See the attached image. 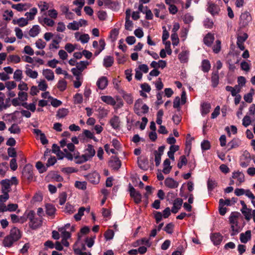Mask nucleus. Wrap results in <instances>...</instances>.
<instances>
[{"label":"nucleus","instance_id":"f257e3e1","mask_svg":"<svg viewBox=\"0 0 255 255\" xmlns=\"http://www.w3.org/2000/svg\"><path fill=\"white\" fill-rule=\"evenodd\" d=\"M240 214L238 212L232 213L229 218L230 228L229 230L231 236L238 234L242 230V227L239 223Z\"/></svg>","mask_w":255,"mask_h":255},{"label":"nucleus","instance_id":"f03ea898","mask_svg":"<svg viewBox=\"0 0 255 255\" xmlns=\"http://www.w3.org/2000/svg\"><path fill=\"white\" fill-rule=\"evenodd\" d=\"M149 108L145 104H143L142 100L138 99L135 103L134 106V112L138 116L147 113L148 112Z\"/></svg>","mask_w":255,"mask_h":255},{"label":"nucleus","instance_id":"7ed1b4c3","mask_svg":"<svg viewBox=\"0 0 255 255\" xmlns=\"http://www.w3.org/2000/svg\"><path fill=\"white\" fill-rule=\"evenodd\" d=\"M22 177L28 181H31L33 179V167L30 164L25 165L22 171Z\"/></svg>","mask_w":255,"mask_h":255},{"label":"nucleus","instance_id":"20e7f679","mask_svg":"<svg viewBox=\"0 0 255 255\" xmlns=\"http://www.w3.org/2000/svg\"><path fill=\"white\" fill-rule=\"evenodd\" d=\"M251 155L249 152L245 151L240 157V165L244 168L247 167L251 161Z\"/></svg>","mask_w":255,"mask_h":255},{"label":"nucleus","instance_id":"39448f33","mask_svg":"<svg viewBox=\"0 0 255 255\" xmlns=\"http://www.w3.org/2000/svg\"><path fill=\"white\" fill-rule=\"evenodd\" d=\"M87 180L92 184H98L100 180V175L96 171H93L86 175Z\"/></svg>","mask_w":255,"mask_h":255},{"label":"nucleus","instance_id":"423d86ee","mask_svg":"<svg viewBox=\"0 0 255 255\" xmlns=\"http://www.w3.org/2000/svg\"><path fill=\"white\" fill-rule=\"evenodd\" d=\"M129 192L130 196L133 198L134 202L138 204L140 203L141 201V195L140 193L136 191L135 189L131 186L130 185H129Z\"/></svg>","mask_w":255,"mask_h":255},{"label":"nucleus","instance_id":"0eeeda50","mask_svg":"<svg viewBox=\"0 0 255 255\" xmlns=\"http://www.w3.org/2000/svg\"><path fill=\"white\" fill-rule=\"evenodd\" d=\"M84 153L83 154L88 160H90L96 153L94 147L91 144H88L86 148L85 149Z\"/></svg>","mask_w":255,"mask_h":255},{"label":"nucleus","instance_id":"6e6552de","mask_svg":"<svg viewBox=\"0 0 255 255\" xmlns=\"http://www.w3.org/2000/svg\"><path fill=\"white\" fill-rule=\"evenodd\" d=\"M232 178L237 180L236 182L237 186H240L241 183L245 181V175L244 173L239 171L233 173Z\"/></svg>","mask_w":255,"mask_h":255},{"label":"nucleus","instance_id":"1a4fd4ad","mask_svg":"<svg viewBox=\"0 0 255 255\" xmlns=\"http://www.w3.org/2000/svg\"><path fill=\"white\" fill-rule=\"evenodd\" d=\"M42 224V220L41 218L36 217L31 222H29L28 226L32 230H36L40 228Z\"/></svg>","mask_w":255,"mask_h":255},{"label":"nucleus","instance_id":"9d476101","mask_svg":"<svg viewBox=\"0 0 255 255\" xmlns=\"http://www.w3.org/2000/svg\"><path fill=\"white\" fill-rule=\"evenodd\" d=\"M210 239L215 246L220 245L222 241L223 236L219 233H215L211 234Z\"/></svg>","mask_w":255,"mask_h":255},{"label":"nucleus","instance_id":"9b49d317","mask_svg":"<svg viewBox=\"0 0 255 255\" xmlns=\"http://www.w3.org/2000/svg\"><path fill=\"white\" fill-rule=\"evenodd\" d=\"M165 186L169 188L174 189L178 186V182L172 178H167L164 181Z\"/></svg>","mask_w":255,"mask_h":255},{"label":"nucleus","instance_id":"f8f14e48","mask_svg":"<svg viewBox=\"0 0 255 255\" xmlns=\"http://www.w3.org/2000/svg\"><path fill=\"white\" fill-rule=\"evenodd\" d=\"M9 235H10L15 242L18 241L21 237L20 230L16 227H13L11 229Z\"/></svg>","mask_w":255,"mask_h":255},{"label":"nucleus","instance_id":"ddd939ff","mask_svg":"<svg viewBox=\"0 0 255 255\" xmlns=\"http://www.w3.org/2000/svg\"><path fill=\"white\" fill-rule=\"evenodd\" d=\"M183 203V200L181 198H176L173 202V207L171 209V212L173 213H176L181 208Z\"/></svg>","mask_w":255,"mask_h":255},{"label":"nucleus","instance_id":"4468645a","mask_svg":"<svg viewBox=\"0 0 255 255\" xmlns=\"http://www.w3.org/2000/svg\"><path fill=\"white\" fill-rule=\"evenodd\" d=\"M108 81L106 77L103 76L100 78L97 81L96 85L101 90H104L107 86Z\"/></svg>","mask_w":255,"mask_h":255},{"label":"nucleus","instance_id":"2eb2a0df","mask_svg":"<svg viewBox=\"0 0 255 255\" xmlns=\"http://www.w3.org/2000/svg\"><path fill=\"white\" fill-rule=\"evenodd\" d=\"M73 155L74 156L75 162L77 164H81L88 161V159L84 154L80 155V154L78 151L74 152Z\"/></svg>","mask_w":255,"mask_h":255},{"label":"nucleus","instance_id":"dca6fc26","mask_svg":"<svg viewBox=\"0 0 255 255\" xmlns=\"http://www.w3.org/2000/svg\"><path fill=\"white\" fill-rule=\"evenodd\" d=\"M39 23L43 26H48L50 27L53 26L55 22L53 20L48 17L39 18Z\"/></svg>","mask_w":255,"mask_h":255},{"label":"nucleus","instance_id":"f3484780","mask_svg":"<svg viewBox=\"0 0 255 255\" xmlns=\"http://www.w3.org/2000/svg\"><path fill=\"white\" fill-rule=\"evenodd\" d=\"M42 75L48 81H53L54 79V72L50 69H43L42 70Z\"/></svg>","mask_w":255,"mask_h":255},{"label":"nucleus","instance_id":"a211bd4d","mask_svg":"<svg viewBox=\"0 0 255 255\" xmlns=\"http://www.w3.org/2000/svg\"><path fill=\"white\" fill-rule=\"evenodd\" d=\"M251 20V16L248 12L242 13L240 16L241 22L243 25H247Z\"/></svg>","mask_w":255,"mask_h":255},{"label":"nucleus","instance_id":"6ab92c4d","mask_svg":"<svg viewBox=\"0 0 255 255\" xmlns=\"http://www.w3.org/2000/svg\"><path fill=\"white\" fill-rule=\"evenodd\" d=\"M25 73L27 76L32 79H36L38 77L37 72L29 68V65L28 64L25 66Z\"/></svg>","mask_w":255,"mask_h":255},{"label":"nucleus","instance_id":"aec40b11","mask_svg":"<svg viewBox=\"0 0 255 255\" xmlns=\"http://www.w3.org/2000/svg\"><path fill=\"white\" fill-rule=\"evenodd\" d=\"M251 239V232L250 230L247 231L245 233L240 234V241L242 243L246 244Z\"/></svg>","mask_w":255,"mask_h":255},{"label":"nucleus","instance_id":"412c9836","mask_svg":"<svg viewBox=\"0 0 255 255\" xmlns=\"http://www.w3.org/2000/svg\"><path fill=\"white\" fill-rule=\"evenodd\" d=\"M110 124L114 129H117L120 127V120L119 117L114 116L110 121Z\"/></svg>","mask_w":255,"mask_h":255},{"label":"nucleus","instance_id":"4be33fe9","mask_svg":"<svg viewBox=\"0 0 255 255\" xmlns=\"http://www.w3.org/2000/svg\"><path fill=\"white\" fill-rule=\"evenodd\" d=\"M110 165L115 170L119 169L121 166L120 160L117 157H113L110 161Z\"/></svg>","mask_w":255,"mask_h":255},{"label":"nucleus","instance_id":"5701e85b","mask_svg":"<svg viewBox=\"0 0 255 255\" xmlns=\"http://www.w3.org/2000/svg\"><path fill=\"white\" fill-rule=\"evenodd\" d=\"M114 61V58L111 56H106L103 60V65L106 68L111 67Z\"/></svg>","mask_w":255,"mask_h":255},{"label":"nucleus","instance_id":"b1692460","mask_svg":"<svg viewBox=\"0 0 255 255\" xmlns=\"http://www.w3.org/2000/svg\"><path fill=\"white\" fill-rule=\"evenodd\" d=\"M101 99L103 102L112 106L115 105L116 103L115 100L110 96H102L101 97Z\"/></svg>","mask_w":255,"mask_h":255},{"label":"nucleus","instance_id":"393cba45","mask_svg":"<svg viewBox=\"0 0 255 255\" xmlns=\"http://www.w3.org/2000/svg\"><path fill=\"white\" fill-rule=\"evenodd\" d=\"M14 24H18L20 27H23L28 24V19L26 18L21 17L18 19H14L12 20Z\"/></svg>","mask_w":255,"mask_h":255},{"label":"nucleus","instance_id":"a878e982","mask_svg":"<svg viewBox=\"0 0 255 255\" xmlns=\"http://www.w3.org/2000/svg\"><path fill=\"white\" fill-rule=\"evenodd\" d=\"M15 242L10 235L6 236L3 241V245L5 247H11L13 244Z\"/></svg>","mask_w":255,"mask_h":255},{"label":"nucleus","instance_id":"bb28decb","mask_svg":"<svg viewBox=\"0 0 255 255\" xmlns=\"http://www.w3.org/2000/svg\"><path fill=\"white\" fill-rule=\"evenodd\" d=\"M172 167L170 166V161L169 159H166L163 162V169L162 172L167 174L169 173L171 170Z\"/></svg>","mask_w":255,"mask_h":255},{"label":"nucleus","instance_id":"cd10ccee","mask_svg":"<svg viewBox=\"0 0 255 255\" xmlns=\"http://www.w3.org/2000/svg\"><path fill=\"white\" fill-rule=\"evenodd\" d=\"M0 184L2 185V192H8L10 188V180L9 179H4L1 181Z\"/></svg>","mask_w":255,"mask_h":255},{"label":"nucleus","instance_id":"c85d7f7f","mask_svg":"<svg viewBox=\"0 0 255 255\" xmlns=\"http://www.w3.org/2000/svg\"><path fill=\"white\" fill-rule=\"evenodd\" d=\"M214 40V35L209 33H208L204 38V44L208 46H210L213 43Z\"/></svg>","mask_w":255,"mask_h":255},{"label":"nucleus","instance_id":"c756f323","mask_svg":"<svg viewBox=\"0 0 255 255\" xmlns=\"http://www.w3.org/2000/svg\"><path fill=\"white\" fill-rule=\"evenodd\" d=\"M208 9L210 13L212 15H214L218 13L219 8L218 5L213 3H209Z\"/></svg>","mask_w":255,"mask_h":255},{"label":"nucleus","instance_id":"7c9ffc66","mask_svg":"<svg viewBox=\"0 0 255 255\" xmlns=\"http://www.w3.org/2000/svg\"><path fill=\"white\" fill-rule=\"evenodd\" d=\"M189 52L187 50L183 51L178 55V58L182 63H186L188 61Z\"/></svg>","mask_w":255,"mask_h":255},{"label":"nucleus","instance_id":"2f4dec72","mask_svg":"<svg viewBox=\"0 0 255 255\" xmlns=\"http://www.w3.org/2000/svg\"><path fill=\"white\" fill-rule=\"evenodd\" d=\"M40 28L38 25H35L29 30V34L31 37L36 36L40 32Z\"/></svg>","mask_w":255,"mask_h":255},{"label":"nucleus","instance_id":"473e14b6","mask_svg":"<svg viewBox=\"0 0 255 255\" xmlns=\"http://www.w3.org/2000/svg\"><path fill=\"white\" fill-rule=\"evenodd\" d=\"M37 12V9L35 7H33L30 9L29 12L25 13V15L26 19L28 20H32L34 18V16Z\"/></svg>","mask_w":255,"mask_h":255},{"label":"nucleus","instance_id":"72a5a7b5","mask_svg":"<svg viewBox=\"0 0 255 255\" xmlns=\"http://www.w3.org/2000/svg\"><path fill=\"white\" fill-rule=\"evenodd\" d=\"M211 68V64L209 60L205 59L202 62L201 69L204 72H208Z\"/></svg>","mask_w":255,"mask_h":255},{"label":"nucleus","instance_id":"f704fd0d","mask_svg":"<svg viewBox=\"0 0 255 255\" xmlns=\"http://www.w3.org/2000/svg\"><path fill=\"white\" fill-rule=\"evenodd\" d=\"M11 220L12 223H23L26 221L25 218L24 217H19L18 216L15 214H11L10 215Z\"/></svg>","mask_w":255,"mask_h":255},{"label":"nucleus","instance_id":"c9c22d12","mask_svg":"<svg viewBox=\"0 0 255 255\" xmlns=\"http://www.w3.org/2000/svg\"><path fill=\"white\" fill-rule=\"evenodd\" d=\"M58 231L61 233L62 239H68L70 238L71 234L69 232L66 231L65 227L59 228Z\"/></svg>","mask_w":255,"mask_h":255},{"label":"nucleus","instance_id":"e433bc0d","mask_svg":"<svg viewBox=\"0 0 255 255\" xmlns=\"http://www.w3.org/2000/svg\"><path fill=\"white\" fill-rule=\"evenodd\" d=\"M23 217L28 219L29 222H31L36 218L35 212L33 210L26 211L25 212Z\"/></svg>","mask_w":255,"mask_h":255},{"label":"nucleus","instance_id":"4c0bfd02","mask_svg":"<svg viewBox=\"0 0 255 255\" xmlns=\"http://www.w3.org/2000/svg\"><path fill=\"white\" fill-rule=\"evenodd\" d=\"M57 87L60 91H64L67 88V82L64 79L59 80Z\"/></svg>","mask_w":255,"mask_h":255},{"label":"nucleus","instance_id":"58836bf2","mask_svg":"<svg viewBox=\"0 0 255 255\" xmlns=\"http://www.w3.org/2000/svg\"><path fill=\"white\" fill-rule=\"evenodd\" d=\"M89 62L88 61H81L80 62L77 63L76 68L82 72L83 70L87 68Z\"/></svg>","mask_w":255,"mask_h":255},{"label":"nucleus","instance_id":"ea45409f","mask_svg":"<svg viewBox=\"0 0 255 255\" xmlns=\"http://www.w3.org/2000/svg\"><path fill=\"white\" fill-rule=\"evenodd\" d=\"M211 105L208 103H203L201 105V113L202 115H206L207 114L210 110Z\"/></svg>","mask_w":255,"mask_h":255},{"label":"nucleus","instance_id":"a19ab883","mask_svg":"<svg viewBox=\"0 0 255 255\" xmlns=\"http://www.w3.org/2000/svg\"><path fill=\"white\" fill-rule=\"evenodd\" d=\"M46 213L48 216H52L55 212V208L51 204H47L45 206Z\"/></svg>","mask_w":255,"mask_h":255},{"label":"nucleus","instance_id":"79ce46f5","mask_svg":"<svg viewBox=\"0 0 255 255\" xmlns=\"http://www.w3.org/2000/svg\"><path fill=\"white\" fill-rule=\"evenodd\" d=\"M223 202L224 199H220L219 200V211L220 214L222 216L224 215L227 212V208L224 207L225 205H223Z\"/></svg>","mask_w":255,"mask_h":255},{"label":"nucleus","instance_id":"37998d69","mask_svg":"<svg viewBox=\"0 0 255 255\" xmlns=\"http://www.w3.org/2000/svg\"><path fill=\"white\" fill-rule=\"evenodd\" d=\"M68 110L65 108H62L58 110L57 112L56 116L59 118H63L67 115Z\"/></svg>","mask_w":255,"mask_h":255},{"label":"nucleus","instance_id":"c03bdc74","mask_svg":"<svg viewBox=\"0 0 255 255\" xmlns=\"http://www.w3.org/2000/svg\"><path fill=\"white\" fill-rule=\"evenodd\" d=\"M97 112H98L99 117L101 118H104L106 117L109 113V111L108 110L105 109V108L101 107H100L97 109Z\"/></svg>","mask_w":255,"mask_h":255},{"label":"nucleus","instance_id":"a18cd8bd","mask_svg":"<svg viewBox=\"0 0 255 255\" xmlns=\"http://www.w3.org/2000/svg\"><path fill=\"white\" fill-rule=\"evenodd\" d=\"M52 151L53 153L57 154L59 157V159H63V156H60V154L63 155L62 152H60V147L56 144H53L52 147Z\"/></svg>","mask_w":255,"mask_h":255},{"label":"nucleus","instance_id":"49530a36","mask_svg":"<svg viewBox=\"0 0 255 255\" xmlns=\"http://www.w3.org/2000/svg\"><path fill=\"white\" fill-rule=\"evenodd\" d=\"M85 208L83 207H80L79 209L78 213L74 215V218L76 221H79L81 220V217L84 215V212L85 211Z\"/></svg>","mask_w":255,"mask_h":255},{"label":"nucleus","instance_id":"de8ad7c7","mask_svg":"<svg viewBox=\"0 0 255 255\" xmlns=\"http://www.w3.org/2000/svg\"><path fill=\"white\" fill-rule=\"evenodd\" d=\"M67 27L68 29L72 30H77L79 28L78 21L75 20L72 22L68 23Z\"/></svg>","mask_w":255,"mask_h":255},{"label":"nucleus","instance_id":"09e8293b","mask_svg":"<svg viewBox=\"0 0 255 255\" xmlns=\"http://www.w3.org/2000/svg\"><path fill=\"white\" fill-rule=\"evenodd\" d=\"M8 130L11 133L18 134L20 132V129L19 127L16 124H13L8 128Z\"/></svg>","mask_w":255,"mask_h":255},{"label":"nucleus","instance_id":"8fccbe9b","mask_svg":"<svg viewBox=\"0 0 255 255\" xmlns=\"http://www.w3.org/2000/svg\"><path fill=\"white\" fill-rule=\"evenodd\" d=\"M13 13L11 10H6L3 14V19L5 20H10L13 16Z\"/></svg>","mask_w":255,"mask_h":255},{"label":"nucleus","instance_id":"3c124183","mask_svg":"<svg viewBox=\"0 0 255 255\" xmlns=\"http://www.w3.org/2000/svg\"><path fill=\"white\" fill-rule=\"evenodd\" d=\"M217 185V183L211 179H209L207 183L208 189L212 191Z\"/></svg>","mask_w":255,"mask_h":255},{"label":"nucleus","instance_id":"603ef678","mask_svg":"<svg viewBox=\"0 0 255 255\" xmlns=\"http://www.w3.org/2000/svg\"><path fill=\"white\" fill-rule=\"evenodd\" d=\"M38 88L39 90L45 91L48 88L47 84L45 80H42L38 82Z\"/></svg>","mask_w":255,"mask_h":255},{"label":"nucleus","instance_id":"864d4df0","mask_svg":"<svg viewBox=\"0 0 255 255\" xmlns=\"http://www.w3.org/2000/svg\"><path fill=\"white\" fill-rule=\"evenodd\" d=\"M7 169L8 167L6 162L0 164V175L4 176Z\"/></svg>","mask_w":255,"mask_h":255},{"label":"nucleus","instance_id":"5fc2aeb1","mask_svg":"<svg viewBox=\"0 0 255 255\" xmlns=\"http://www.w3.org/2000/svg\"><path fill=\"white\" fill-rule=\"evenodd\" d=\"M193 19V16L190 13H186L183 16V20L186 24H189Z\"/></svg>","mask_w":255,"mask_h":255},{"label":"nucleus","instance_id":"6e6d98bb","mask_svg":"<svg viewBox=\"0 0 255 255\" xmlns=\"http://www.w3.org/2000/svg\"><path fill=\"white\" fill-rule=\"evenodd\" d=\"M22 72L21 70H16L13 74V79L16 81H19L22 79Z\"/></svg>","mask_w":255,"mask_h":255},{"label":"nucleus","instance_id":"4d7b16f0","mask_svg":"<svg viewBox=\"0 0 255 255\" xmlns=\"http://www.w3.org/2000/svg\"><path fill=\"white\" fill-rule=\"evenodd\" d=\"M66 30V25L63 22L60 21L57 23L56 31L59 32H63Z\"/></svg>","mask_w":255,"mask_h":255},{"label":"nucleus","instance_id":"13d9d810","mask_svg":"<svg viewBox=\"0 0 255 255\" xmlns=\"http://www.w3.org/2000/svg\"><path fill=\"white\" fill-rule=\"evenodd\" d=\"M187 163V160L184 155H182L180 157L179 161L177 164V166L179 168H181L183 165H185Z\"/></svg>","mask_w":255,"mask_h":255},{"label":"nucleus","instance_id":"bf43d9fd","mask_svg":"<svg viewBox=\"0 0 255 255\" xmlns=\"http://www.w3.org/2000/svg\"><path fill=\"white\" fill-rule=\"evenodd\" d=\"M239 144V141L237 140H232L228 143V146L229 147V150L238 147Z\"/></svg>","mask_w":255,"mask_h":255},{"label":"nucleus","instance_id":"052dcab7","mask_svg":"<svg viewBox=\"0 0 255 255\" xmlns=\"http://www.w3.org/2000/svg\"><path fill=\"white\" fill-rule=\"evenodd\" d=\"M242 213L245 216V218L247 220H249L251 219V212L252 210L247 208V210L244 209L243 208L241 210Z\"/></svg>","mask_w":255,"mask_h":255},{"label":"nucleus","instance_id":"680f3d73","mask_svg":"<svg viewBox=\"0 0 255 255\" xmlns=\"http://www.w3.org/2000/svg\"><path fill=\"white\" fill-rule=\"evenodd\" d=\"M25 6V4L18 3L16 4H12V7L18 11H21L26 9Z\"/></svg>","mask_w":255,"mask_h":255},{"label":"nucleus","instance_id":"e2e57ef3","mask_svg":"<svg viewBox=\"0 0 255 255\" xmlns=\"http://www.w3.org/2000/svg\"><path fill=\"white\" fill-rule=\"evenodd\" d=\"M174 224L170 223L166 225L164 228V230L168 234H171L173 232Z\"/></svg>","mask_w":255,"mask_h":255},{"label":"nucleus","instance_id":"0e129e2a","mask_svg":"<svg viewBox=\"0 0 255 255\" xmlns=\"http://www.w3.org/2000/svg\"><path fill=\"white\" fill-rule=\"evenodd\" d=\"M83 100V96L81 94L77 93L74 97V102L76 104L82 103Z\"/></svg>","mask_w":255,"mask_h":255},{"label":"nucleus","instance_id":"69168bd1","mask_svg":"<svg viewBox=\"0 0 255 255\" xmlns=\"http://www.w3.org/2000/svg\"><path fill=\"white\" fill-rule=\"evenodd\" d=\"M76 45H73L71 43H68L65 45V49L68 53H72L76 48Z\"/></svg>","mask_w":255,"mask_h":255},{"label":"nucleus","instance_id":"338daca9","mask_svg":"<svg viewBox=\"0 0 255 255\" xmlns=\"http://www.w3.org/2000/svg\"><path fill=\"white\" fill-rule=\"evenodd\" d=\"M36 167L40 173H43L46 170V167L40 161L36 163Z\"/></svg>","mask_w":255,"mask_h":255},{"label":"nucleus","instance_id":"774afa93","mask_svg":"<svg viewBox=\"0 0 255 255\" xmlns=\"http://www.w3.org/2000/svg\"><path fill=\"white\" fill-rule=\"evenodd\" d=\"M46 44V43L41 39H38L35 42V45L36 47L40 49L44 48Z\"/></svg>","mask_w":255,"mask_h":255}]
</instances>
